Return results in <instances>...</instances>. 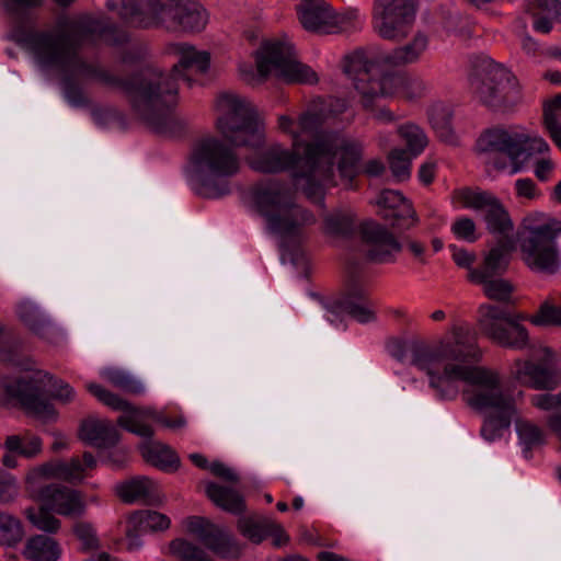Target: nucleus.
<instances>
[{
  "instance_id": "obj_2",
  "label": "nucleus",
  "mask_w": 561,
  "mask_h": 561,
  "mask_svg": "<svg viewBox=\"0 0 561 561\" xmlns=\"http://www.w3.org/2000/svg\"><path fill=\"white\" fill-rule=\"evenodd\" d=\"M479 358L474 335L462 325L458 327V381L463 382V401L472 409L484 412L481 432L488 440L500 437L515 419L519 444L528 458L534 448L545 443L546 434L537 424L516 419L513 398L500 390V377L495 371L477 365Z\"/></svg>"
},
{
  "instance_id": "obj_3",
  "label": "nucleus",
  "mask_w": 561,
  "mask_h": 561,
  "mask_svg": "<svg viewBox=\"0 0 561 561\" xmlns=\"http://www.w3.org/2000/svg\"><path fill=\"white\" fill-rule=\"evenodd\" d=\"M255 210L265 218L267 229L282 238L280 247L288 249L287 240H299L306 226L314 225V215L294 202L290 190L278 181L260 182L252 188Z\"/></svg>"
},
{
  "instance_id": "obj_29",
  "label": "nucleus",
  "mask_w": 561,
  "mask_h": 561,
  "mask_svg": "<svg viewBox=\"0 0 561 561\" xmlns=\"http://www.w3.org/2000/svg\"><path fill=\"white\" fill-rule=\"evenodd\" d=\"M128 523L131 527L127 529L126 536L131 540L130 545H134V540L144 531L165 530L170 526L167 515L149 510L135 512L130 515Z\"/></svg>"
},
{
  "instance_id": "obj_50",
  "label": "nucleus",
  "mask_w": 561,
  "mask_h": 561,
  "mask_svg": "<svg viewBox=\"0 0 561 561\" xmlns=\"http://www.w3.org/2000/svg\"><path fill=\"white\" fill-rule=\"evenodd\" d=\"M400 136L405 140L408 153L412 157L420 154L428 140L424 131L416 125L409 124L399 128Z\"/></svg>"
},
{
  "instance_id": "obj_27",
  "label": "nucleus",
  "mask_w": 561,
  "mask_h": 561,
  "mask_svg": "<svg viewBox=\"0 0 561 561\" xmlns=\"http://www.w3.org/2000/svg\"><path fill=\"white\" fill-rule=\"evenodd\" d=\"M525 141L524 138L516 137L515 131L510 133L504 129H489L480 135L476 148L480 153H499L505 150H513Z\"/></svg>"
},
{
  "instance_id": "obj_44",
  "label": "nucleus",
  "mask_w": 561,
  "mask_h": 561,
  "mask_svg": "<svg viewBox=\"0 0 561 561\" xmlns=\"http://www.w3.org/2000/svg\"><path fill=\"white\" fill-rule=\"evenodd\" d=\"M31 378H42L43 379V393L41 398L48 403H50L47 399L44 398L45 394V386L46 380L51 386V390L48 392V397L50 399L57 400L61 403H69L73 399V389L64 380L56 379L53 375L38 370Z\"/></svg>"
},
{
  "instance_id": "obj_8",
  "label": "nucleus",
  "mask_w": 561,
  "mask_h": 561,
  "mask_svg": "<svg viewBox=\"0 0 561 561\" xmlns=\"http://www.w3.org/2000/svg\"><path fill=\"white\" fill-rule=\"evenodd\" d=\"M339 149L340 146L328 137L306 144L301 169L295 171L293 176L296 185L300 180L305 181L302 191L307 197H321L323 182L335 184L333 165Z\"/></svg>"
},
{
  "instance_id": "obj_10",
  "label": "nucleus",
  "mask_w": 561,
  "mask_h": 561,
  "mask_svg": "<svg viewBox=\"0 0 561 561\" xmlns=\"http://www.w3.org/2000/svg\"><path fill=\"white\" fill-rule=\"evenodd\" d=\"M218 131L233 147L260 149L265 145V126L251 107H229L216 121Z\"/></svg>"
},
{
  "instance_id": "obj_63",
  "label": "nucleus",
  "mask_w": 561,
  "mask_h": 561,
  "mask_svg": "<svg viewBox=\"0 0 561 561\" xmlns=\"http://www.w3.org/2000/svg\"><path fill=\"white\" fill-rule=\"evenodd\" d=\"M516 196L523 199H537L540 197V191L536 183L529 178H523L515 181L514 184Z\"/></svg>"
},
{
  "instance_id": "obj_33",
  "label": "nucleus",
  "mask_w": 561,
  "mask_h": 561,
  "mask_svg": "<svg viewBox=\"0 0 561 561\" xmlns=\"http://www.w3.org/2000/svg\"><path fill=\"white\" fill-rule=\"evenodd\" d=\"M60 553L58 542L46 535L28 538L22 551V556L28 561H57Z\"/></svg>"
},
{
  "instance_id": "obj_38",
  "label": "nucleus",
  "mask_w": 561,
  "mask_h": 561,
  "mask_svg": "<svg viewBox=\"0 0 561 561\" xmlns=\"http://www.w3.org/2000/svg\"><path fill=\"white\" fill-rule=\"evenodd\" d=\"M41 471L47 477L61 479L72 484L80 483L83 479V468L78 457L71 458L69 462L55 461L44 463L41 467Z\"/></svg>"
},
{
  "instance_id": "obj_12",
  "label": "nucleus",
  "mask_w": 561,
  "mask_h": 561,
  "mask_svg": "<svg viewBox=\"0 0 561 561\" xmlns=\"http://www.w3.org/2000/svg\"><path fill=\"white\" fill-rule=\"evenodd\" d=\"M322 123L323 116L321 114L312 113L310 111L304 112L299 116V121L297 123L298 133H300V136L302 134H307L313 137L314 139L312 142L322 137H328L332 139L337 146H340L339 151H341V158L337 163V171L344 186L346 188H354V181L359 174L358 164L362 159V146L347 141H342L339 144L337 140L332 136L320 134L318 130Z\"/></svg>"
},
{
  "instance_id": "obj_47",
  "label": "nucleus",
  "mask_w": 561,
  "mask_h": 561,
  "mask_svg": "<svg viewBox=\"0 0 561 561\" xmlns=\"http://www.w3.org/2000/svg\"><path fill=\"white\" fill-rule=\"evenodd\" d=\"M453 117L450 107H434L430 114L433 128L444 141H451L454 138Z\"/></svg>"
},
{
  "instance_id": "obj_35",
  "label": "nucleus",
  "mask_w": 561,
  "mask_h": 561,
  "mask_svg": "<svg viewBox=\"0 0 561 561\" xmlns=\"http://www.w3.org/2000/svg\"><path fill=\"white\" fill-rule=\"evenodd\" d=\"M514 251V240H501L484 257L483 270L476 275H497L506 271Z\"/></svg>"
},
{
  "instance_id": "obj_7",
  "label": "nucleus",
  "mask_w": 561,
  "mask_h": 561,
  "mask_svg": "<svg viewBox=\"0 0 561 561\" xmlns=\"http://www.w3.org/2000/svg\"><path fill=\"white\" fill-rule=\"evenodd\" d=\"M259 76L265 80L275 70V76L287 83H316L317 73L296 59L294 47L279 39L264 41L255 51Z\"/></svg>"
},
{
  "instance_id": "obj_42",
  "label": "nucleus",
  "mask_w": 561,
  "mask_h": 561,
  "mask_svg": "<svg viewBox=\"0 0 561 561\" xmlns=\"http://www.w3.org/2000/svg\"><path fill=\"white\" fill-rule=\"evenodd\" d=\"M23 537L22 522L15 516L0 511V545L14 547L22 541Z\"/></svg>"
},
{
  "instance_id": "obj_52",
  "label": "nucleus",
  "mask_w": 561,
  "mask_h": 561,
  "mask_svg": "<svg viewBox=\"0 0 561 561\" xmlns=\"http://www.w3.org/2000/svg\"><path fill=\"white\" fill-rule=\"evenodd\" d=\"M390 170L399 181L407 180L410 176V165L412 156L404 149H393L389 153Z\"/></svg>"
},
{
  "instance_id": "obj_32",
  "label": "nucleus",
  "mask_w": 561,
  "mask_h": 561,
  "mask_svg": "<svg viewBox=\"0 0 561 561\" xmlns=\"http://www.w3.org/2000/svg\"><path fill=\"white\" fill-rule=\"evenodd\" d=\"M511 321L506 309L493 305H482L479 309V325L481 331L494 343Z\"/></svg>"
},
{
  "instance_id": "obj_39",
  "label": "nucleus",
  "mask_w": 561,
  "mask_h": 561,
  "mask_svg": "<svg viewBox=\"0 0 561 561\" xmlns=\"http://www.w3.org/2000/svg\"><path fill=\"white\" fill-rule=\"evenodd\" d=\"M488 165L499 173L511 176L522 172L525 164L520 159V146L515 147L513 150L493 153L488 160Z\"/></svg>"
},
{
  "instance_id": "obj_46",
  "label": "nucleus",
  "mask_w": 561,
  "mask_h": 561,
  "mask_svg": "<svg viewBox=\"0 0 561 561\" xmlns=\"http://www.w3.org/2000/svg\"><path fill=\"white\" fill-rule=\"evenodd\" d=\"M169 549L179 561H215L201 547L186 539L176 538L172 540Z\"/></svg>"
},
{
  "instance_id": "obj_18",
  "label": "nucleus",
  "mask_w": 561,
  "mask_h": 561,
  "mask_svg": "<svg viewBox=\"0 0 561 561\" xmlns=\"http://www.w3.org/2000/svg\"><path fill=\"white\" fill-rule=\"evenodd\" d=\"M41 502L64 516H81L85 511L81 493L60 484H49L38 492Z\"/></svg>"
},
{
  "instance_id": "obj_55",
  "label": "nucleus",
  "mask_w": 561,
  "mask_h": 561,
  "mask_svg": "<svg viewBox=\"0 0 561 561\" xmlns=\"http://www.w3.org/2000/svg\"><path fill=\"white\" fill-rule=\"evenodd\" d=\"M346 275L347 296L358 299L364 298L365 293L360 285L362 266L356 262H348L346 266Z\"/></svg>"
},
{
  "instance_id": "obj_20",
  "label": "nucleus",
  "mask_w": 561,
  "mask_h": 561,
  "mask_svg": "<svg viewBox=\"0 0 561 561\" xmlns=\"http://www.w3.org/2000/svg\"><path fill=\"white\" fill-rule=\"evenodd\" d=\"M299 13L302 26L310 32L329 33L343 22L324 0H304Z\"/></svg>"
},
{
  "instance_id": "obj_15",
  "label": "nucleus",
  "mask_w": 561,
  "mask_h": 561,
  "mask_svg": "<svg viewBox=\"0 0 561 561\" xmlns=\"http://www.w3.org/2000/svg\"><path fill=\"white\" fill-rule=\"evenodd\" d=\"M456 351L453 343L440 344L435 350L423 348L414 353L413 364L425 369L430 376H434L435 368L443 364V375L432 378L433 387H453L456 380Z\"/></svg>"
},
{
  "instance_id": "obj_17",
  "label": "nucleus",
  "mask_w": 561,
  "mask_h": 561,
  "mask_svg": "<svg viewBox=\"0 0 561 561\" xmlns=\"http://www.w3.org/2000/svg\"><path fill=\"white\" fill-rule=\"evenodd\" d=\"M362 240L369 244L366 259L373 263H383L391 261L393 252H400L401 243L393 234L380 224L375 221H364L359 225Z\"/></svg>"
},
{
  "instance_id": "obj_14",
  "label": "nucleus",
  "mask_w": 561,
  "mask_h": 561,
  "mask_svg": "<svg viewBox=\"0 0 561 561\" xmlns=\"http://www.w3.org/2000/svg\"><path fill=\"white\" fill-rule=\"evenodd\" d=\"M186 527L188 533L194 535L205 548L216 556L224 559H238L240 557L241 549L232 536L209 519L192 516L187 518Z\"/></svg>"
},
{
  "instance_id": "obj_41",
  "label": "nucleus",
  "mask_w": 561,
  "mask_h": 561,
  "mask_svg": "<svg viewBox=\"0 0 561 561\" xmlns=\"http://www.w3.org/2000/svg\"><path fill=\"white\" fill-rule=\"evenodd\" d=\"M88 390L94 396L96 397L101 402H103L104 404H106L107 407L114 409V410H117V411H123V412H128L130 414H138V413H141L144 415H147V416H153V411L151 410H140L136 407H134L131 403H129L128 401L124 400L123 398H121L119 396L106 390L105 388H103L102 386L100 385H96V383H89L88 385Z\"/></svg>"
},
{
  "instance_id": "obj_56",
  "label": "nucleus",
  "mask_w": 561,
  "mask_h": 561,
  "mask_svg": "<svg viewBox=\"0 0 561 561\" xmlns=\"http://www.w3.org/2000/svg\"><path fill=\"white\" fill-rule=\"evenodd\" d=\"M543 125L556 145L561 148V107H547L543 112Z\"/></svg>"
},
{
  "instance_id": "obj_26",
  "label": "nucleus",
  "mask_w": 561,
  "mask_h": 561,
  "mask_svg": "<svg viewBox=\"0 0 561 561\" xmlns=\"http://www.w3.org/2000/svg\"><path fill=\"white\" fill-rule=\"evenodd\" d=\"M486 230L502 240L513 239L514 222L504 204L494 196L483 210Z\"/></svg>"
},
{
  "instance_id": "obj_30",
  "label": "nucleus",
  "mask_w": 561,
  "mask_h": 561,
  "mask_svg": "<svg viewBox=\"0 0 561 561\" xmlns=\"http://www.w3.org/2000/svg\"><path fill=\"white\" fill-rule=\"evenodd\" d=\"M428 38L423 33H417L413 39L402 47L393 49L390 54L380 57V61L392 67H401L416 61L425 51Z\"/></svg>"
},
{
  "instance_id": "obj_60",
  "label": "nucleus",
  "mask_w": 561,
  "mask_h": 561,
  "mask_svg": "<svg viewBox=\"0 0 561 561\" xmlns=\"http://www.w3.org/2000/svg\"><path fill=\"white\" fill-rule=\"evenodd\" d=\"M117 424L121 427L127 430L128 432L148 438L149 440H151L154 434V431L150 425L140 423L137 420L133 419L131 416L121 415L117 419Z\"/></svg>"
},
{
  "instance_id": "obj_62",
  "label": "nucleus",
  "mask_w": 561,
  "mask_h": 561,
  "mask_svg": "<svg viewBox=\"0 0 561 561\" xmlns=\"http://www.w3.org/2000/svg\"><path fill=\"white\" fill-rule=\"evenodd\" d=\"M62 90L68 102L72 103L73 105H83L85 103V96L81 87L71 77H64Z\"/></svg>"
},
{
  "instance_id": "obj_31",
  "label": "nucleus",
  "mask_w": 561,
  "mask_h": 561,
  "mask_svg": "<svg viewBox=\"0 0 561 561\" xmlns=\"http://www.w3.org/2000/svg\"><path fill=\"white\" fill-rule=\"evenodd\" d=\"M357 229V216L350 209H334L323 218V233L339 238H351Z\"/></svg>"
},
{
  "instance_id": "obj_45",
  "label": "nucleus",
  "mask_w": 561,
  "mask_h": 561,
  "mask_svg": "<svg viewBox=\"0 0 561 561\" xmlns=\"http://www.w3.org/2000/svg\"><path fill=\"white\" fill-rule=\"evenodd\" d=\"M496 344L513 350H524L529 346L527 330L520 324L510 321L501 335H497Z\"/></svg>"
},
{
  "instance_id": "obj_25",
  "label": "nucleus",
  "mask_w": 561,
  "mask_h": 561,
  "mask_svg": "<svg viewBox=\"0 0 561 561\" xmlns=\"http://www.w3.org/2000/svg\"><path fill=\"white\" fill-rule=\"evenodd\" d=\"M302 159L295 152L273 146L252 161L251 167L262 173H277L299 164Z\"/></svg>"
},
{
  "instance_id": "obj_49",
  "label": "nucleus",
  "mask_w": 561,
  "mask_h": 561,
  "mask_svg": "<svg viewBox=\"0 0 561 561\" xmlns=\"http://www.w3.org/2000/svg\"><path fill=\"white\" fill-rule=\"evenodd\" d=\"M495 195L479 188L462 187L458 190V204L471 210H484Z\"/></svg>"
},
{
  "instance_id": "obj_9",
  "label": "nucleus",
  "mask_w": 561,
  "mask_h": 561,
  "mask_svg": "<svg viewBox=\"0 0 561 561\" xmlns=\"http://www.w3.org/2000/svg\"><path fill=\"white\" fill-rule=\"evenodd\" d=\"M343 71L352 78L355 90L365 102H374L394 94V76L382 72L362 50L344 57Z\"/></svg>"
},
{
  "instance_id": "obj_57",
  "label": "nucleus",
  "mask_w": 561,
  "mask_h": 561,
  "mask_svg": "<svg viewBox=\"0 0 561 561\" xmlns=\"http://www.w3.org/2000/svg\"><path fill=\"white\" fill-rule=\"evenodd\" d=\"M19 318L30 330L36 333L45 327V321L38 316L36 308L31 302H22L19 306Z\"/></svg>"
},
{
  "instance_id": "obj_36",
  "label": "nucleus",
  "mask_w": 561,
  "mask_h": 561,
  "mask_svg": "<svg viewBox=\"0 0 561 561\" xmlns=\"http://www.w3.org/2000/svg\"><path fill=\"white\" fill-rule=\"evenodd\" d=\"M206 493L218 507L226 512L240 515L247 510L243 496L231 488L210 483L207 486Z\"/></svg>"
},
{
  "instance_id": "obj_1",
  "label": "nucleus",
  "mask_w": 561,
  "mask_h": 561,
  "mask_svg": "<svg viewBox=\"0 0 561 561\" xmlns=\"http://www.w3.org/2000/svg\"><path fill=\"white\" fill-rule=\"evenodd\" d=\"M111 31L112 27L102 20L80 13L71 18L59 16L54 27L48 30L19 32L14 39L32 54L41 68L61 71L82 69L106 89L145 105H175L184 101L180 96L176 80L181 78L191 85L192 80L186 73L188 69L195 68L199 75H205L209 69L210 54L185 43L172 45L179 61L170 73L146 66L133 73L121 75L106 68L87 65L79 55L80 50L84 46L95 45Z\"/></svg>"
},
{
  "instance_id": "obj_40",
  "label": "nucleus",
  "mask_w": 561,
  "mask_h": 561,
  "mask_svg": "<svg viewBox=\"0 0 561 561\" xmlns=\"http://www.w3.org/2000/svg\"><path fill=\"white\" fill-rule=\"evenodd\" d=\"M179 0H149L150 28L164 27L172 31Z\"/></svg>"
},
{
  "instance_id": "obj_22",
  "label": "nucleus",
  "mask_w": 561,
  "mask_h": 561,
  "mask_svg": "<svg viewBox=\"0 0 561 561\" xmlns=\"http://www.w3.org/2000/svg\"><path fill=\"white\" fill-rule=\"evenodd\" d=\"M117 495L125 503L139 500L146 505H160L162 503L157 484L147 477H138L121 483L117 486Z\"/></svg>"
},
{
  "instance_id": "obj_11",
  "label": "nucleus",
  "mask_w": 561,
  "mask_h": 561,
  "mask_svg": "<svg viewBox=\"0 0 561 561\" xmlns=\"http://www.w3.org/2000/svg\"><path fill=\"white\" fill-rule=\"evenodd\" d=\"M510 373L513 380L534 389H554L561 380L556 355L547 346L534 347L527 359H516Z\"/></svg>"
},
{
  "instance_id": "obj_4",
  "label": "nucleus",
  "mask_w": 561,
  "mask_h": 561,
  "mask_svg": "<svg viewBox=\"0 0 561 561\" xmlns=\"http://www.w3.org/2000/svg\"><path fill=\"white\" fill-rule=\"evenodd\" d=\"M190 162L198 184L197 193L206 198L227 194L229 185L220 180L234 176L241 168L233 146L216 137L199 140L191 152Z\"/></svg>"
},
{
  "instance_id": "obj_19",
  "label": "nucleus",
  "mask_w": 561,
  "mask_h": 561,
  "mask_svg": "<svg viewBox=\"0 0 561 561\" xmlns=\"http://www.w3.org/2000/svg\"><path fill=\"white\" fill-rule=\"evenodd\" d=\"M134 115L147 127L159 134L180 135L187 126L173 107H131Z\"/></svg>"
},
{
  "instance_id": "obj_53",
  "label": "nucleus",
  "mask_w": 561,
  "mask_h": 561,
  "mask_svg": "<svg viewBox=\"0 0 561 561\" xmlns=\"http://www.w3.org/2000/svg\"><path fill=\"white\" fill-rule=\"evenodd\" d=\"M516 137L524 138L525 141L520 142V156L527 151L528 157L539 154L541 157L549 156L550 147L548 142L539 135H529L526 133L515 131Z\"/></svg>"
},
{
  "instance_id": "obj_48",
  "label": "nucleus",
  "mask_w": 561,
  "mask_h": 561,
  "mask_svg": "<svg viewBox=\"0 0 561 561\" xmlns=\"http://www.w3.org/2000/svg\"><path fill=\"white\" fill-rule=\"evenodd\" d=\"M4 446L10 453L32 458L41 453L42 440L37 436L21 438L18 435H11L7 437Z\"/></svg>"
},
{
  "instance_id": "obj_34",
  "label": "nucleus",
  "mask_w": 561,
  "mask_h": 561,
  "mask_svg": "<svg viewBox=\"0 0 561 561\" xmlns=\"http://www.w3.org/2000/svg\"><path fill=\"white\" fill-rule=\"evenodd\" d=\"M21 340L4 329L0 331V360L21 370H33L34 362L21 354Z\"/></svg>"
},
{
  "instance_id": "obj_51",
  "label": "nucleus",
  "mask_w": 561,
  "mask_h": 561,
  "mask_svg": "<svg viewBox=\"0 0 561 561\" xmlns=\"http://www.w3.org/2000/svg\"><path fill=\"white\" fill-rule=\"evenodd\" d=\"M271 519L254 520L252 518H240L238 520L239 531L254 543L262 542L267 537Z\"/></svg>"
},
{
  "instance_id": "obj_13",
  "label": "nucleus",
  "mask_w": 561,
  "mask_h": 561,
  "mask_svg": "<svg viewBox=\"0 0 561 561\" xmlns=\"http://www.w3.org/2000/svg\"><path fill=\"white\" fill-rule=\"evenodd\" d=\"M375 14L381 20L379 35L385 39L401 42L412 30L415 4L412 0H376Z\"/></svg>"
},
{
  "instance_id": "obj_59",
  "label": "nucleus",
  "mask_w": 561,
  "mask_h": 561,
  "mask_svg": "<svg viewBox=\"0 0 561 561\" xmlns=\"http://www.w3.org/2000/svg\"><path fill=\"white\" fill-rule=\"evenodd\" d=\"M73 533L81 541V548L83 551L95 550L99 548V540L91 524L78 522L73 526Z\"/></svg>"
},
{
  "instance_id": "obj_24",
  "label": "nucleus",
  "mask_w": 561,
  "mask_h": 561,
  "mask_svg": "<svg viewBox=\"0 0 561 561\" xmlns=\"http://www.w3.org/2000/svg\"><path fill=\"white\" fill-rule=\"evenodd\" d=\"M208 15L195 0H179L172 31L201 32L205 28Z\"/></svg>"
},
{
  "instance_id": "obj_43",
  "label": "nucleus",
  "mask_w": 561,
  "mask_h": 561,
  "mask_svg": "<svg viewBox=\"0 0 561 561\" xmlns=\"http://www.w3.org/2000/svg\"><path fill=\"white\" fill-rule=\"evenodd\" d=\"M41 503L38 508L28 507L25 516L36 528L54 534L60 528V520L51 514L53 510L47 503Z\"/></svg>"
},
{
  "instance_id": "obj_21",
  "label": "nucleus",
  "mask_w": 561,
  "mask_h": 561,
  "mask_svg": "<svg viewBox=\"0 0 561 561\" xmlns=\"http://www.w3.org/2000/svg\"><path fill=\"white\" fill-rule=\"evenodd\" d=\"M79 438L99 448H110L119 442L121 435L110 421L87 419L80 424Z\"/></svg>"
},
{
  "instance_id": "obj_61",
  "label": "nucleus",
  "mask_w": 561,
  "mask_h": 561,
  "mask_svg": "<svg viewBox=\"0 0 561 561\" xmlns=\"http://www.w3.org/2000/svg\"><path fill=\"white\" fill-rule=\"evenodd\" d=\"M337 306L359 322H368L374 318V312L368 308L348 299L339 301Z\"/></svg>"
},
{
  "instance_id": "obj_5",
  "label": "nucleus",
  "mask_w": 561,
  "mask_h": 561,
  "mask_svg": "<svg viewBox=\"0 0 561 561\" xmlns=\"http://www.w3.org/2000/svg\"><path fill=\"white\" fill-rule=\"evenodd\" d=\"M519 255L534 273L556 274L561 268V251L558 238L561 220L548 214L533 211L522 220Z\"/></svg>"
},
{
  "instance_id": "obj_58",
  "label": "nucleus",
  "mask_w": 561,
  "mask_h": 561,
  "mask_svg": "<svg viewBox=\"0 0 561 561\" xmlns=\"http://www.w3.org/2000/svg\"><path fill=\"white\" fill-rule=\"evenodd\" d=\"M19 494L15 478L8 471L0 469V504L12 503Z\"/></svg>"
},
{
  "instance_id": "obj_23",
  "label": "nucleus",
  "mask_w": 561,
  "mask_h": 561,
  "mask_svg": "<svg viewBox=\"0 0 561 561\" xmlns=\"http://www.w3.org/2000/svg\"><path fill=\"white\" fill-rule=\"evenodd\" d=\"M108 10H117L121 22L131 28H150L149 0H121V7L113 1L106 3Z\"/></svg>"
},
{
  "instance_id": "obj_37",
  "label": "nucleus",
  "mask_w": 561,
  "mask_h": 561,
  "mask_svg": "<svg viewBox=\"0 0 561 561\" xmlns=\"http://www.w3.org/2000/svg\"><path fill=\"white\" fill-rule=\"evenodd\" d=\"M471 278L481 283L482 290L489 299L501 304L514 302V286L510 280L494 275L476 274H471Z\"/></svg>"
},
{
  "instance_id": "obj_28",
  "label": "nucleus",
  "mask_w": 561,
  "mask_h": 561,
  "mask_svg": "<svg viewBox=\"0 0 561 561\" xmlns=\"http://www.w3.org/2000/svg\"><path fill=\"white\" fill-rule=\"evenodd\" d=\"M141 455L146 462L167 472L176 471L181 465L176 453L170 446L160 442H146L141 446Z\"/></svg>"
},
{
  "instance_id": "obj_16",
  "label": "nucleus",
  "mask_w": 561,
  "mask_h": 561,
  "mask_svg": "<svg viewBox=\"0 0 561 561\" xmlns=\"http://www.w3.org/2000/svg\"><path fill=\"white\" fill-rule=\"evenodd\" d=\"M377 205L381 207L380 217L389 222V226L394 230H409L419 220L412 203L399 191L388 188L381 191Z\"/></svg>"
},
{
  "instance_id": "obj_6",
  "label": "nucleus",
  "mask_w": 561,
  "mask_h": 561,
  "mask_svg": "<svg viewBox=\"0 0 561 561\" xmlns=\"http://www.w3.org/2000/svg\"><path fill=\"white\" fill-rule=\"evenodd\" d=\"M470 92L484 104H515L520 101L517 78L503 64L485 55L471 56L467 65Z\"/></svg>"
},
{
  "instance_id": "obj_64",
  "label": "nucleus",
  "mask_w": 561,
  "mask_h": 561,
  "mask_svg": "<svg viewBox=\"0 0 561 561\" xmlns=\"http://www.w3.org/2000/svg\"><path fill=\"white\" fill-rule=\"evenodd\" d=\"M531 403L537 409L551 411L561 407V391L558 393H541L531 397Z\"/></svg>"
},
{
  "instance_id": "obj_54",
  "label": "nucleus",
  "mask_w": 561,
  "mask_h": 561,
  "mask_svg": "<svg viewBox=\"0 0 561 561\" xmlns=\"http://www.w3.org/2000/svg\"><path fill=\"white\" fill-rule=\"evenodd\" d=\"M106 378L114 387L119 388L128 393L138 394L144 390L141 383L138 380L121 370H107Z\"/></svg>"
}]
</instances>
